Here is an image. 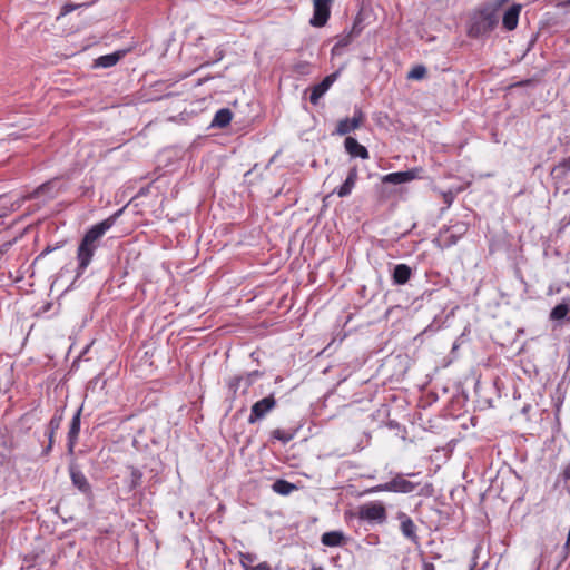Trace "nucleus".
Segmentation results:
<instances>
[{
    "mask_svg": "<svg viewBox=\"0 0 570 570\" xmlns=\"http://www.w3.org/2000/svg\"><path fill=\"white\" fill-rule=\"evenodd\" d=\"M122 209L116 212L114 215L104 219L102 222L94 225L85 234L77 250V258L79 262V273H82L90 264L91 258L98 247V240L109 230L116 223Z\"/></svg>",
    "mask_w": 570,
    "mask_h": 570,
    "instance_id": "f257e3e1",
    "label": "nucleus"
},
{
    "mask_svg": "<svg viewBox=\"0 0 570 570\" xmlns=\"http://www.w3.org/2000/svg\"><path fill=\"white\" fill-rule=\"evenodd\" d=\"M358 517L361 520L368 521L370 523L383 524L386 521L387 514L383 503L374 501L362 504L358 509Z\"/></svg>",
    "mask_w": 570,
    "mask_h": 570,
    "instance_id": "f03ea898",
    "label": "nucleus"
},
{
    "mask_svg": "<svg viewBox=\"0 0 570 570\" xmlns=\"http://www.w3.org/2000/svg\"><path fill=\"white\" fill-rule=\"evenodd\" d=\"M333 0H313V17L309 23L313 27H323L326 24L331 14V4Z\"/></svg>",
    "mask_w": 570,
    "mask_h": 570,
    "instance_id": "7ed1b4c3",
    "label": "nucleus"
},
{
    "mask_svg": "<svg viewBox=\"0 0 570 570\" xmlns=\"http://www.w3.org/2000/svg\"><path fill=\"white\" fill-rule=\"evenodd\" d=\"M276 406V401L273 395H268L253 404L248 423L253 424L262 420Z\"/></svg>",
    "mask_w": 570,
    "mask_h": 570,
    "instance_id": "20e7f679",
    "label": "nucleus"
},
{
    "mask_svg": "<svg viewBox=\"0 0 570 570\" xmlns=\"http://www.w3.org/2000/svg\"><path fill=\"white\" fill-rule=\"evenodd\" d=\"M364 119V114L360 109H355L352 118H344L337 122L335 134L345 136L360 128Z\"/></svg>",
    "mask_w": 570,
    "mask_h": 570,
    "instance_id": "39448f33",
    "label": "nucleus"
},
{
    "mask_svg": "<svg viewBox=\"0 0 570 570\" xmlns=\"http://www.w3.org/2000/svg\"><path fill=\"white\" fill-rule=\"evenodd\" d=\"M336 80V73H332L326 76L320 83L313 86L311 88L309 101L313 105H317L320 99L325 95V92L331 88V86Z\"/></svg>",
    "mask_w": 570,
    "mask_h": 570,
    "instance_id": "423d86ee",
    "label": "nucleus"
},
{
    "mask_svg": "<svg viewBox=\"0 0 570 570\" xmlns=\"http://www.w3.org/2000/svg\"><path fill=\"white\" fill-rule=\"evenodd\" d=\"M498 23V19L495 14L491 11L483 10L480 14L479 21L472 27V30L476 33H485L491 31L495 24Z\"/></svg>",
    "mask_w": 570,
    "mask_h": 570,
    "instance_id": "0eeeda50",
    "label": "nucleus"
},
{
    "mask_svg": "<svg viewBox=\"0 0 570 570\" xmlns=\"http://www.w3.org/2000/svg\"><path fill=\"white\" fill-rule=\"evenodd\" d=\"M390 481V488H392V492L395 493H411L417 487V483L406 480L401 473H396Z\"/></svg>",
    "mask_w": 570,
    "mask_h": 570,
    "instance_id": "6e6552de",
    "label": "nucleus"
},
{
    "mask_svg": "<svg viewBox=\"0 0 570 570\" xmlns=\"http://www.w3.org/2000/svg\"><path fill=\"white\" fill-rule=\"evenodd\" d=\"M80 415H81V409H79L75 413V415L71 420V423H70V428H69V432H68V442H67L68 452L70 454L73 453L75 446L78 441V436H79V432H80Z\"/></svg>",
    "mask_w": 570,
    "mask_h": 570,
    "instance_id": "1a4fd4ad",
    "label": "nucleus"
},
{
    "mask_svg": "<svg viewBox=\"0 0 570 570\" xmlns=\"http://www.w3.org/2000/svg\"><path fill=\"white\" fill-rule=\"evenodd\" d=\"M521 9V4L514 3L504 12L502 24L507 30L511 31L517 28Z\"/></svg>",
    "mask_w": 570,
    "mask_h": 570,
    "instance_id": "9d476101",
    "label": "nucleus"
},
{
    "mask_svg": "<svg viewBox=\"0 0 570 570\" xmlns=\"http://www.w3.org/2000/svg\"><path fill=\"white\" fill-rule=\"evenodd\" d=\"M357 169L353 167L348 170L345 181L335 190L338 197H347L351 195L355 184L357 181Z\"/></svg>",
    "mask_w": 570,
    "mask_h": 570,
    "instance_id": "9b49d317",
    "label": "nucleus"
},
{
    "mask_svg": "<svg viewBox=\"0 0 570 570\" xmlns=\"http://www.w3.org/2000/svg\"><path fill=\"white\" fill-rule=\"evenodd\" d=\"M344 146L352 157H360L362 159H367L370 157L367 149L353 137H346Z\"/></svg>",
    "mask_w": 570,
    "mask_h": 570,
    "instance_id": "f8f14e48",
    "label": "nucleus"
},
{
    "mask_svg": "<svg viewBox=\"0 0 570 570\" xmlns=\"http://www.w3.org/2000/svg\"><path fill=\"white\" fill-rule=\"evenodd\" d=\"M415 177L414 170L396 171L385 175L382 181L385 184L401 185L413 180Z\"/></svg>",
    "mask_w": 570,
    "mask_h": 570,
    "instance_id": "ddd939ff",
    "label": "nucleus"
},
{
    "mask_svg": "<svg viewBox=\"0 0 570 570\" xmlns=\"http://www.w3.org/2000/svg\"><path fill=\"white\" fill-rule=\"evenodd\" d=\"M127 50H118L109 55L100 56L94 62L96 68H110L115 66L125 55Z\"/></svg>",
    "mask_w": 570,
    "mask_h": 570,
    "instance_id": "4468645a",
    "label": "nucleus"
},
{
    "mask_svg": "<svg viewBox=\"0 0 570 570\" xmlns=\"http://www.w3.org/2000/svg\"><path fill=\"white\" fill-rule=\"evenodd\" d=\"M70 478L72 484L82 493L89 494L91 492V487L86 478V475L78 469L71 466L70 468Z\"/></svg>",
    "mask_w": 570,
    "mask_h": 570,
    "instance_id": "2eb2a0df",
    "label": "nucleus"
},
{
    "mask_svg": "<svg viewBox=\"0 0 570 570\" xmlns=\"http://www.w3.org/2000/svg\"><path fill=\"white\" fill-rule=\"evenodd\" d=\"M412 275V268L406 264H397L394 266L392 279L395 285H404Z\"/></svg>",
    "mask_w": 570,
    "mask_h": 570,
    "instance_id": "dca6fc26",
    "label": "nucleus"
},
{
    "mask_svg": "<svg viewBox=\"0 0 570 570\" xmlns=\"http://www.w3.org/2000/svg\"><path fill=\"white\" fill-rule=\"evenodd\" d=\"M232 111L228 108L219 109L212 121V127L224 128L232 120Z\"/></svg>",
    "mask_w": 570,
    "mask_h": 570,
    "instance_id": "f3484780",
    "label": "nucleus"
},
{
    "mask_svg": "<svg viewBox=\"0 0 570 570\" xmlns=\"http://www.w3.org/2000/svg\"><path fill=\"white\" fill-rule=\"evenodd\" d=\"M61 422H62V415L61 414L53 415L51 417V420L49 421L48 432H47L48 439H49V444L45 449V453L46 454L51 450V446H52V443H53L55 433L60 428Z\"/></svg>",
    "mask_w": 570,
    "mask_h": 570,
    "instance_id": "a211bd4d",
    "label": "nucleus"
},
{
    "mask_svg": "<svg viewBox=\"0 0 570 570\" xmlns=\"http://www.w3.org/2000/svg\"><path fill=\"white\" fill-rule=\"evenodd\" d=\"M397 520L400 522V530L402 534H414L415 533V524L412 519L404 512L397 513Z\"/></svg>",
    "mask_w": 570,
    "mask_h": 570,
    "instance_id": "6ab92c4d",
    "label": "nucleus"
},
{
    "mask_svg": "<svg viewBox=\"0 0 570 570\" xmlns=\"http://www.w3.org/2000/svg\"><path fill=\"white\" fill-rule=\"evenodd\" d=\"M41 195H46L48 198H52L55 196L52 181H47V183L42 184L37 189H35L31 194H29L26 198H28V199L38 198Z\"/></svg>",
    "mask_w": 570,
    "mask_h": 570,
    "instance_id": "aec40b11",
    "label": "nucleus"
},
{
    "mask_svg": "<svg viewBox=\"0 0 570 570\" xmlns=\"http://www.w3.org/2000/svg\"><path fill=\"white\" fill-rule=\"evenodd\" d=\"M570 311V306L567 303H561L554 306L550 313V318L553 321L563 320Z\"/></svg>",
    "mask_w": 570,
    "mask_h": 570,
    "instance_id": "412c9836",
    "label": "nucleus"
},
{
    "mask_svg": "<svg viewBox=\"0 0 570 570\" xmlns=\"http://www.w3.org/2000/svg\"><path fill=\"white\" fill-rule=\"evenodd\" d=\"M570 171V156L560 160L552 169L556 177H564Z\"/></svg>",
    "mask_w": 570,
    "mask_h": 570,
    "instance_id": "4be33fe9",
    "label": "nucleus"
},
{
    "mask_svg": "<svg viewBox=\"0 0 570 570\" xmlns=\"http://www.w3.org/2000/svg\"><path fill=\"white\" fill-rule=\"evenodd\" d=\"M273 489L275 492L286 495L295 489V485L285 480H277L274 482Z\"/></svg>",
    "mask_w": 570,
    "mask_h": 570,
    "instance_id": "5701e85b",
    "label": "nucleus"
},
{
    "mask_svg": "<svg viewBox=\"0 0 570 570\" xmlns=\"http://www.w3.org/2000/svg\"><path fill=\"white\" fill-rule=\"evenodd\" d=\"M346 541L347 537H322V543L327 547H341Z\"/></svg>",
    "mask_w": 570,
    "mask_h": 570,
    "instance_id": "b1692460",
    "label": "nucleus"
},
{
    "mask_svg": "<svg viewBox=\"0 0 570 570\" xmlns=\"http://www.w3.org/2000/svg\"><path fill=\"white\" fill-rule=\"evenodd\" d=\"M426 75V68L424 66H415L409 73L407 78L413 80L423 79Z\"/></svg>",
    "mask_w": 570,
    "mask_h": 570,
    "instance_id": "393cba45",
    "label": "nucleus"
},
{
    "mask_svg": "<svg viewBox=\"0 0 570 570\" xmlns=\"http://www.w3.org/2000/svg\"><path fill=\"white\" fill-rule=\"evenodd\" d=\"M256 560V556L252 553H239V562L244 570H247L248 568L253 567L252 563Z\"/></svg>",
    "mask_w": 570,
    "mask_h": 570,
    "instance_id": "a878e982",
    "label": "nucleus"
},
{
    "mask_svg": "<svg viewBox=\"0 0 570 570\" xmlns=\"http://www.w3.org/2000/svg\"><path fill=\"white\" fill-rule=\"evenodd\" d=\"M272 436L278 441H282L283 443H287L293 439V434L286 433L285 431L281 429H276L272 432Z\"/></svg>",
    "mask_w": 570,
    "mask_h": 570,
    "instance_id": "bb28decb",
    "label": "nucleus"
},
{
    "mask_svg": "<svg viewBox=\"0 0 570 570\" xmlns=\"http://www.w3.org/2000/svg\"><path fill=\"white\" fill-rule=\"evenodd\" d=\"M390 487H391V481L372 487V488L365 490V493L370 494V493H377V492H392V488H390Z\"/></svg>",
    "mask_w": 570,
    "mask_h": 570,
    "instance_id": "cd10ccee",
    "label": "nucleus"
},
{
    "mask_svg": "<svg viewBox=\"0 0 570 570\" xmlns=\"http://www.w3.org/2000/svg\"><path fill=\"white\" fill-rule=\"evenodd\" d=\"M141 476H142V474H141V472L139 470L132 469V471H131L130 490H132L136 487H138Z\"/></svg>",
    "mask_w": 570,
    "mask_h": 570,
    "instance_id": "c85d7f7f",
    "label": "nucleus"
},
{
    "mask_svg": "<svg viewBox=\"0 0 570 570\" xmlns=\"http://www.w3.org/2000/svg\"><path fill=\"white\" fill-rule=\"evenodd\" d=\"M352 37L351 35H346L344 37H342L337 42L336 45L334 46L333 50H336L337 48L340 47H345L347 46L351 41H352Z\"/></svg>",
    "mask_w": 570,
    "mask_h": 570,
    "instance_id": "c756f323",
    "label": "nucleus"
},
{
    "mask_svg": "<svg viewBox=\"0 0 570 570\" xmlns=\"http://www.w3.org/2000/svg\"><path fill=\"white\" fill-rule=\"evenodd\" d=\"M247 570H271V567L266 562H261L255 567H250Z\"/></svg>",
    "mask_w": 570,
    "mask_h": 570,
    "instance_id": "7c9ffc66",
    "label": "nucleus"
},
{
    "mask_svg": "<svg viewBox=\"0 0 570 570\" xmlns=\"http://www.w3.org/2000/svg\"><path fill=\"white\" fill-rule=\"evenodd\" d=\"M361 32V29L357 27V24H354L352 28V31L348 33L353 38L354 36H357Z\"/></svg>",
    "mask_w": 570,
    "mask_h": 570,
    "instance_id": "2f4dec72",
    "label": "nucleus"
},
{
    "mask_svg": "<svg viewBox=\"0 0 570 570\" xmlns=\"http://www.w3.org/2000/svg\"><path fill=\"white\" fill-rule=\"evenodd\" d=\"M564 479H570V463L563 470Z\"/></svg>",
    "mask_w": 570,
    "mask_h": 570,
    "instance_id": "473e14b6",
    "label": "nucleus"
},
{
    "mask_svg": "<svg viewBox=\"0 0 570 570\" xmlns=\"http://www.w3.org/2000/svg\"><path fill=\"white\" fill-rule=\"evenodd\" d=\"M458 228L459 234H463L466 230V226L464 224L455 226Z\"/></svg>",
    "mask_w": 570,
    "mask_h": 570,
    "instance_id": "72a5a7b5",
    "label": "nucleus"
},
{
    "mask_svg": "<svg viewBox=\"0 0 570 570\" xmlns=\"http://www.w3.org/2000/svg\"><path fill=\"white\" fill-rule=\"evenodd\" d=\"M307 66L305 65H299L296 67L297 71L301 72V73H305V69H306Z\"/></svg>",
    "mask_w": 570,
    "mask_h": 570,
    "instance_id": "f704fd0d",
    "label": "nucleus"
},
{
    "mask_svg": "<svg viewBox=\"0 0 570 570\" xmlns=\"http://www.w3.org/2000/svg\"><path fill=\"white\" fill-rule=\"evenodd\" d=\"M259 373L257 371H254L252 373L248 374V380H249V384L252 383V379L253 377H256Z\"/></svg>",
    "mask_w": 570,
    "mask_h": 570,
    "instance_id": "c9c22d12",
    "label": "nucleus"
},
{
    "mask_svg": "<svg viewBox=\"0 0 570 570\" xmlns=\"http://www.w3.org/2000/svg\"><path fill=\"white\" fill-rule=\"evenodd\" d=\"M563 549L568 552V550L570 549V537H567V541L564 543V547Z\"/></svg>",
    "mask_w": 570,
    "mask_h": 570,
    "instance_id": "e433bc0d",
    "label": "nucleus"
},
{
    "mask_svg": "<svg viewBox=\"0 0 570 570\" xmlns=\"http://www.w3.org/2000/svg\"><path fill=\"white\" fill-rule=\"evenodd\" d=\"M424 570H435L432 563H424Z\"/></svg>",
    "mask_w": 570,
    "mask_h": 570,
    "instance_id": "4c0bfd02",
    "label": "nucleus"
},
{
    "mask_svg": "<svg viewBox=\"0 0 570 570\" xmlns=\"http://www.w3.org/2000/svg\"><path fill=\"white\" fill-rule=\"evenodd\" d=\"M450 238H451V239H450V242H449V245H453V244H455V243H456V238L454 237V235H453V234H451V235H450Z\"/></svg>",
    "mask_w": 570,
    "mask_h": 570,
    "instance_id": "58836bf2",
    "label": "nucleus"
},
{
    "mask_svg": "<svg viewBox=\"0 0 570 570\" xmlns=\"http://www.w3.org/2000/svg\"><path fill=\"white\" fill-rule=\"evenodd\" d=\"M324 534H331V535H334V534H343L342 532L340 531H330V532H325Z\"/></svg>",
    "mask_w": 570,
    "mask_h": 570,
    "instance_id": "ea45409f",
    "label": "nucleus"
},
{
    "mask_svg": "<svg viewBox=\"0 0 570 570\" xmlns=\"http://www.w3.org/2000/svg\"><path fill=\"white\" fill-rule=\"evenodd\" d=\"M311 570H323V568H322V567H318V566H313V567L311 568Z\"/></svg>",
    "mask_w": 570,
    "mask_h": 570,
    "instance_id": "a19ab883",
    "label": "nucleus"
},
{
    "mask_svg": "<svg viewBox=\"0 0 570 570\" xmlns=\"http://www.w3.org/2000/svg\"><path fill=\"white\" fill-rule=\"evenodd\" d=\"M508 0H498V6H501L503 4L504 2H507Z\"/></svg>",
    "mask_w": 570,
    "mask_h": 570,
    "instance_id": "79ce46f5",
    "label": "nucleus"
},
{
    "mask_svg": "<svg viewBox=\"0 0 570 570\" xmlns=\"http://www.w3.org/2000/svg\"><path fill=\"white\" fill-rule=\"evenodd\" d=\"M50 250H51V249H50L49 247H48V248H46V249L43 250L42 255H43V254H46V253H50Z\"/></svg>",
    "mask_w": 570,
    "mask_h": 570,
    "instance_id": "37998d69",
    "label": "nucleus"
},
{
    "mask_svg": "<svg viewBox=\"0 0 570 570\" xmlns=\"http://www.w3.org/2000/svg\"><path fill=\"white\" fill-rule=\"evenodd\" d=\"M470 570H473V569H470Z\"/></svg>",
    "mask_w": 570,
    "mask_h": 570,
    "instance_id": "c03bdc74",
    "label": "nucleus"
}]
</instances>
